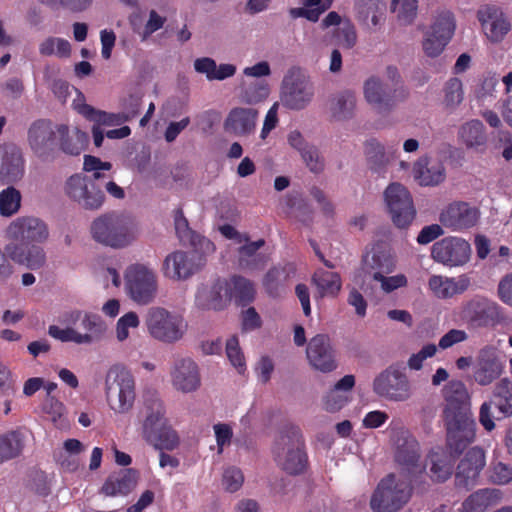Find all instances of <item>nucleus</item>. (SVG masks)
Masks as SVG:
<instances>
[{
  "mask_svg": "<svg viewBox=\"0 0 512 512\" xmlns=\"http://www.w3.org/2000/svg\"><path fill=\"white\" fill-rule=\"evenodd\" d=\"M446 402L443 418L447 430L446 445L456 454L475 439L476 422L471 413L470 397L463 382L453 380L443 389Z\"/></svg>",
  "mask_w": 512,
  "mask_h": 512,
  "instance_id": "f257e3e1",
  "label": "nucleus"
},
{
  "mask_svg": "<svg viewBox=\"0 0 512 512\" xmlns=\"http://www.w3.org/2000/svg\"><path fill=\"white\" fill-rule=\"evenodd\" d=\"M142 436L155 449L172 451L179 445L177 432L167 424L166 409L155 391H147L143 396Z\"/></svg>",
  "mask_w": 512,
  "mask_h": 512,
  "instance_id": "f03ea898",
  "label": "nucleus"
},
{
  "mask_svg": "<svg viewBox=\"0 0 512 512\" xmlns=\"http://www.w3.org/2000/svg\"><path fill=\"white\" fill-rule=\"evenodd\" d=\"M277 466L289 475L303 474L308 467V456L301 431L296 426L285 427L272 449Z\"/></svg>",
  "mask_w": 512,
  "mask_h": 512,
  "instance_id": "7ed1b4c3",
  "label": "nucleus"
},
{
  "mask_svg": "<svg viewBox=\"0 0 512 512\" xmlns=\"http://www.w3.org/2000/svg\"><path fill=\"white\" fill-rule=\"evenodd\" d=\"M91 234L95 241L112 248L130 245L138 235L135 220L125 214H105L91 224Z\"/></svg>",
  "mask_w": 512,
  "mask_h": 512,
  "instance_id": "20e7f679",
  "label": "nucleus"
},
{
  "mask_svg": "<svg viewBox=\"0 0 512 512\" xmlns=\"http://www.w3.org/2000/svg\"><path fill=\"white\" fill-rule=\"evenodd\" d=\"M406 478L396 479L394 473H389L380 480L370 500L374 512H396L411 498L413 483Z\"/></svg>",
  "mask_w": 512,
  "mask_h": 512,
  "instance_id": "39448f33",
  "label": "nucleus"
},
{
  "mask_svg": "<svg viewBox=\"0 0 512 512\" xmlns=\"http://www.w3.org/2000/svg\"><path fill=\"white\" fill-rule=\"evenodd\" d=\"M420 445L416 438L405 429L394 434V461L399 467L400 476L410 481L424 477L425 468L420 462Z\"/></svg>",
  "mask_w": 512,
  "mask_h": 512,
  "instance_id": "423d86ee",
  "label": "nucleus"
},
{
  "mask_svg": "<svg viewBox=\"0 0 512 512\" xmlns=\"http://www.w3.org/2000/svg\"><path fill=\"white\" fill-rule=\"evenodd\" d=\"M105 393L111 408L118 413L128 412L135 401V380L129 370L112 366L105 378Z\"/></svg>",
  "mask_w": 512,
  "mask_h": 512,
  "instance_id": "0eeeda50",
  "label": "nucleus"
},
{
  "mask_svg": "<svg viewBox=\"0 0 512 512\" xmlns=\"http://www.w3.org/2000/svg\"><path fill=\"white\" fill-rule=\"evenodd\" d=\"M64 194L75 206L89 211L100 209L105 200L95 180L83 173H76L65 181Z\"/></svg>",
  "mask_w": 512,
  "mask_h": 512,
  "instance_id": "6e6552de",
  "label": "nucleus"
},
{
  "mask_svg": "<svg viewBox=\"0 0 512 512\" xmlns=\"http://www.w3.org/2000/svg\"><path fill=\"white\" fill-rule=\"evenodd\" d=\"M151 336L164 343H175L183 338L188 324L181 315L164 308H153L146 321Z\"/></svg>",
  "mask_w": 512,
  "mask_h": 512,
  "instance_id": "1a4fd4ad",
  "label": "nucleus"
},
{
  "mask_svg": "<svg viewBox=\"0 0 512 512\" xmlns=\"http://www.w3.org/2000/svg\"><path fill=\"white\" fill-rule=\"evenodd\" d=\"M483 39L492 45L502 43L512 30V23L504 10L493 4H484L476 11Z\"/></svg>",
  "mask_w": 512,
  "mask_h": 512,
  "instance_id": "9d476101",
  "label": "nucleus"
},
{
  "mask_svg": "<svg viewBox=\"0 0 512 512\" xmlns=\"http://www.w3.org/2000/svg\"><path fill=\"white\" fill-rule=\"evenodd\" d=\"M49 237L47 225L39 218L21 216L11 221L4 230L7 243H17L22 246L43 243Z\"/></svg>",
  "mask_w": 512,
  "mask_h": 512,
  "instance_id": "9b49d317",
  "label": "nucleus"
},
{
  "mask_svg": "<svg viewBox=\"0 0 512 512\" xmlns=\"http://www.w3.org/2000/svg\"><path fill=\"white\" fill-rule=\"evenodd\" d=\"M455 19L450 11L438 13L424 34L422 48L428 57H437L454 35Z\"/></svg>",
  "mask_w": 512,
  "mask_h": 512,
  "instance_id": "f8f14e48",
  "label": "nucleus"
},
{
  "mask_svg": "<svg viewBox=\"0 0 512 512\" xmlns=\"http://www.w3.org/2000/svg\"><path fill=\"white\" fill-rule=\"evenodd\" d=\"M385 204L393 223L399 228L408 227L415 218V208L409 191L400 183H391L384 191Z\"/></svg>",
  "mask_w": 512,
  "mask_h": 512,
  "instance_id": "ddd939ff",
  "label": "nucleus"
},
{
  "mask_svg": "<svg viewBox=\"0 0 512 512\" xmlns=\"http://www.w3.org/2000/svg\"><path fill=\"white\" fill-rule=\"evenodd\" d=\"M472 254L470 243L459 236H447L435 242L431 249L434 261L447 267L466 265Z\"/></svg>",
  "mask_w": 512,
  "mask_h": 512,
  "instance_id": "4468645a",
  "label": "nucleus"
},
{
  "mask_svg": "<svg viewBox=\"0 0 512 512\" xmlns=\"http://www.w3.org/2000/svg\"><path fill=\"white\" fill-rule=\"evenodd\" d=\"M439 222L452 232H462L477 225L480 210L467 202L454 201L442 208Z\"/></svg>",
  "mask_w": 512,
  "mask_h": 512,
  "instance_id": "2eb2a0df",
  "label": "nucleus"
},
{
  "mask_svg": "<svg viewBox=\"0 0 512 512\" xmlns=\"http://www.w3.org/2000/svg\"><path fill=\"white\" fill-rule=\"evenodd\" d=\"M198 290L195 296L196 305L203 310L220 311L234 300L236 306L245 307L253 302L255 290Z\"/></svg>",
  "mask_w": 512,
  "mask_h": 512,
  "instance_id": "dca6fc26",
  "label": "nucleus"
},
{
  "mask_svg": "<svg viewBox=\"0 0 512 512\" xmlns=\"http://www.w3.org/2000/svg\"><path fill=\"white\" fill-rule=\"evenodd\" d=\"M486 465L485 451L478 446L470 448L459 461L455 472V485L471 490L478 482L481 471Z\"/></svg>",
  "mask_w": 512,
  "mask_h": 512,
  "instance_id": "f3484780",
  "label": "nucleus"
},
{
  "mask_svg": "<svg viewBox=\"0 0 512 512\" xmlns=\"http://www.w3.org/2000/svg\"><path fill=\"white\" fill-rule=\"evenodd\" d=\"M306 355L310 365L323 373L337 368L336 352L328 335L317 334L312 337L307 345Z\"/></svg>",
  "mask_w": 512,
  "mask_h": 512,
  "instance_id": "a211bd4d",
  "label": "nucleus"
},
{
  "mask_svg": "<svg viewBox=\"0 0 512 512\" xmlns=\"http://www.w3.org/2000/svg\"><path fill=\"white\" fill-rule=\"evenodd\" d=\"M373 389L377 395L394 401H404L410 394L406 375L393 369H387L377 376Z\"/></svg>",
  "mask_w": 512,
  "mask_h": 512,
  "instance_id": "6ab92c4d",
  "label": "nucleus"
},
{
  "mask_svg": "<svg viewBox=\"0 0 512 512\" xmlns=\"http://www.w3.org/2000/svg\"><path fill=\"white\" fill-rule=\"evenodd\" d=\"M411 172L413 179L424 187L437 186L446 178L444 163L429 154L418 157L413 162Z\"/></svg>",
  "mask_w": 512,
  "mask_h": 512,
  "instance_id": "aec40b11",
  "label": "nucleus"
},
{
  "mask_svg": "<svg viewBox=\"0 0 512 512\" xmlns=\"http://www.w3.org/2000/svg\"><path fill=\"white\" fill-rule=\"evenodd\" d=\"M203 261L196 252L174 251L164 260V274L171 279H187L201 266Z\"/></svg>",
  "mask_w": 512,
  "mask_h": 512,
  "instance_id": "412c9836",
  "label": "nucleus"
},
{
  "mask_svg": "<svg viewBox=\"0 0 512 512\" xmlns=\"http://www.w3.org/2000/svg\"><path fill=\"white\" fill-rule=\"evenodd\" d=\"M259 112L252 107L235 106L227 114L223 128L236 137H247L254 133Z\"/></svg>",
  "mask_w": 512,
  "mask_h": 512,
  "instance_id": "4be33fe9",
  "label": "nucleus"
},
{
  "mask_svg": "<svg viewBox=\"0 0 512 512\" xmlns=\"http://www.w3.org/2000/svg\"><path fill=\"white\" fill-rule=\"evenodd\" d=\"M28 143L36 157L43 161L52 159L55 149L52 126L45 121L33 123L28 131Z\"/></svg>",
  "mask_w": 512,
  "mask_h": 512,
  "instance_id": "5701e85b",
  "label": "nucleus"
},
{
  "mask_svg": "<svg viewBox=\"0 0 512 512\" xmlns=\"http://www.w3.org/2000/svg\"><path fill=\"white\" fill-rule=\"evenodd\" d=\"M25 172V161L22 153L15 145H0V180L16 182Z\"/></svg>",
  "mask_w": 512,
  "mask_h": 512,
  "instance_id": "b1692460",
  "label": "nucleus"
},
{
  "mask_svg": "<svg viewBox=\"0 0 512 512\" xmlns=\"http://www.w3.org/2000/svg\"><path fill=\"white\" fill-rule=\"evenodd\" d=\"M313 95V85L308 80H286L283 86L281 100L288 108L300 110L311 102Z\"/></svg>",
  "mask_w": 512,
  "mask_h": 512,
  "instance_id": "393cba45",
  "label": "nucleus"
},
{
  "mask_svg": "<svg viewBox=\"0 0 512 512\" xmlns=\"http://www.w3.org/2000/svg\"><path fill=\"white\" fill-rule=\"evenodd\" d=\"M504 365L495 352L489 349L480 351L474 368V380L481 386H487L503 373Z\"/></svg>",
  "mask_w": 512,
  "mask_h": 512,
  "instance_id": "a878e982",
  "label": "nucleus"
},
{
  "mask_svg": "<svg viewBox=\"0 0 512 512\" xmlns=\"http://www.w3.org/2000/svg\"><path fill=\"white\" fill-rule=\"evenodd\" d=\"M138 471L133 468H124L112 472L101 487V493L106 496L129 494L137 485Z\"/></svg>",
  "mask_w": 512,
  "mask_h": 512,
  "instance_id": "bb28decb",
  "label": "nucleus"
},
{
  "mask_svg": "<svg viewBox=\"0 0 512 512\" xmlns=\"http://www.w3.org/2000/svg\"><path fill=\"white\" fill-rule=\"evenodd\" d=\"M34 244L25 248L17 243H7L4 246V252L10 260L31 269H38L44 265L46 258L44 250Z\"/></svg>",
  "mask_w": 512,
  "mask_h": 512,
  "instance_id": "cd10ccee",
  "label": "nucleus"
},
{
  "mask_svg": "<svg viewBox=\"0 0 512 512\" xmlns=\"http://www.w3.org/2000/svg\"><path fill=\"white\" fill-rule=\"evenodd\" d=\"M73 108L99 127L120 125L127 121V117H124L122 113H108L88 105L82 93H78V96L73 100Z\"/></svg>",
  "mask_w": 512,
  "mask_h": 512,
  "instance_id": "c85d7f7f",
  "label": "nucleus"
},
{
  "mask_svg": "<svg viewBox=\"0 0 512 512\" xmlns=\"http://www.w3.org/2000/svg\"><path fill=\"white\" fill-rule=\"evenodd\" d=\"M172 381L176 389L182 392H191L200 385V376L197 364L191 359L179 360L172 372Z\"/></svg>",
  "mask_w": 512,
  "mask_h": 512,
  "instance_id": "c756f323",
  "label": "nucleus"
},
{
  "mask_svg": "<svg viewBox=\"0 0 512 512\" xmlns=\"http://www.w3.org/2000/svg\"><path fill=\"white\" fill-rule=\"evenodd\" d=\"M449 453L444 450L431 451L428 455L430 461V478L434 482L443 483L447 481L453 474L455 457L460 453H455L448 446Z\"/></svg>",
  "mask_w": 512,
  "mask_h": 512,
  "instance_id": "7c9ffc66",
  "label": "nucleus"
},
{
  "mask_svg": "<svg viewBox=\"0 0 512 512\" xmlns=\"http://www.w3.org/2000/svg\"><path fill=\"white\" fill-rule=\"evenodd\" d=\"M458 141L467 150L482 152L487 143L483 123L478 119H471L463 123L458 130Z\"/></svg>",
  "mask_w": 512,
  "mask_h": 512,
  "instance_id": "2f4dec72",
  "label": "nucleus"
},
{
  "mask_svg": "<svg viewBox=\"0 0 512 512\" xmlns=\"http://www.w3.org/2000/svg\"><path fill=\"white\" fill-rule=\"evenodd\" d=\"M123 276L127 288H152L157 285L156 273L143 264L129 265Z\"/></svg>",
  "mask_w": 512,
  "mask_h": 512,
  "instance_id": "473e14b6",
  "label": "nucleus"
},
{
  "mask_svg": "<svg viewBox=\"0 0 512 512\" xmlns=\"http://www.w3.org/2000/svg\"><path fill=\"white\" fill-rule=\"evenodd\" d=\"M363 94L366 102L375 110L382 112L389 108V95L383 82L375 76L365 80Z\"/></svg>",
  "mask_w": 512,
  "mask_h": 512,
  "instance_id": "72a5a7b5",
  "label": "nucleus"
},
{
  "mask_svg": "<svg viewBox=\"0 0 512 512\" xmlns=\"http://www.w3.org/2000/svg\"><path fill=\"white\" fill-rule=\"evenodd\" d=\"M194 69L200 74H204L210 81L224 80L232 77L236 72V67L233 64H220L209 57L198 58L194 62Z\"/></svg>",
  "mask_w": 512,
  "mask_h": 512,
  "instance_id": "f704fd0d",
  "label": "nucleus"
},
{
  "mask_svg": "<svg viewBox=\"0 0 512 512\" xmlns=\"http://www.w3.org/2000/svg\"><path fill=\"white\" fill-rule=\"evenodd\" d=\"M495 307L484 299L472 300L464 308V315L476 326H487L494 320Z\"/></svg>",
  "mask_w": 512,
  "mask_h": 512,
  "instance_id": "c9c22d12",
  "label": "nucleus"
},
{
  "mask_svg": "<svg viewBox=\"0 0 512 512\" xmlns=\"http://www.w3.org/2000/svg\"><path fill=\"white\" fill-rule=\"evenodd\" d=\"M25 436L20 429L0 436V464L18 457L24 448Z\"/></svg>",
  "mask_w": 512,
  "mask_h": 512,
  "instance_id": "e433bc0d",
  "label": "nucleus"
},
{
  "mask_svg": "<svg viewBox=\"0 0 512 512\" xmlns=\"http://www.w3.org/2000/svg\"><path fill=\"white\" fill-rule=\"evenodd\" d=\"M499 409L500 416L512 415V381L508 378L501 379L494 387L489 399Z\"/></svg>",
  "mask_w": 512,
  "mask_h": 512,
  "instance_id": "4c0bfd02",
  "label": "nucleus"
},
{
  "mask_svg": "<svg viewBox=\"0 0 512 512\" xmlns=\"http://www.w3.org/2000/svg\"><path fill=\"white\" fill-rule=\"evenodd\" d=\"M498 81V74L492 71H488L480 77L473 91L474 99L478 104L487 105L496 98Z\"/></svg>",
  "mask_w": 512,
  "mask_h": 512,
  "instance_id": "58836bf2",
  "label": "nucleus"
},
{
  "mask_svg": "<svg viewBox=\"0 0 512 512\" xmlns=\"http://www.w3.org/2000/svg\"><path fill=\"white\" fill-rule=\"evenodd\" d=\"M499 497L497 489H480L472 493L462 504L466 512H483L493 505Z\"/></svg>",
  "mask_w": 512,
  "mask_h": 512,
  "instance_id": "ea45409f",
  "label": "nucleus"
},
{
  "mask_svg": "<svg viewBox=\"0 0 512 512\" xmlns=\"http://www.w3.org/2000/svg\"><path fill=\"white\" fill-rule=\"evenodd\" d=\"M333 3V0H304L303 6L292 8L290 15L293 18L303 17L309 21H318L321 14L328 10Z\"/></svg>",
  "mask_w": 512,
  "mask_h": 512,
  "instance_id": "a19ab883",
  "label": "nucleus"
},
{
  "mask_svg": "<svg viewBox=\"0 0 512 512\" xmlns=\"http://www.w3.org/2000/svg\"><path fill=\"white\" fill-rule=\"evenodd\" d=\"M356 99L350 92L342 93L330 102L329 111L333 119L337 121L348 119L355 109Z\"/></svg>",
  "mask_w": 512,
  "mask_h": 512,
  "instance_id": "79ce46f5",
  "label": "nucleus"
},
{
  "mask_svg": "<svg viewBox=\"0 0 512 512\" xmlns=\"http://www.w3.org/2000/svg\"><path fill=\"white\" fill-rule=\"evenodd\" d=\"M22 195L19 190L10 186L0 191V215L2 217H12L17 214L21 208Z\"/></svg>",
  "mask_w": 512,
  "mask_h": 512,
  "instance_id": "37998d69",
  "label": "nucleus"
},
{
  "mask_svg": "<svg viewBox=\"0 0 512 512\" xmlns=\"http://www.w3.org/2000/svg\"><path fill=\"white\" fill-rule=\"evenodd\" d=\"M39 52L43 56L67 58L71 54V45L66 39L48 37L40 43Z\"/></svg>",
  "mask_w": 512,
  "mask_h": 512,
  "instance_id": "c03bdc74",
  "label": "nucleus"
},
{
  "mask_svg": "<svg viewBox=\"0 0 512 512\" xmlns=\"http://www.w3.org/2000/svg\"><path fill=\"white\" fill-rule=\"evenodd\" d=\"M464 99L463 83L458 78L449 79L443 88V104L448 109H455Z\"/></svg>",
  "mask_w": 512,
  "mask_h": 512,
  "instance_id": "a18cd8bd",
  "label": "nucleus"
},
{
  "mask_svg": "<svg viewBox=\"0 0 512 512\" xmlns=\"http://www.w3.org/2000/svg\"><path fill=\"white\" fill-rule=\"evenodd\" d=\"M48 334L61 342H74L76 344H90L93 341V337L84 333L81 334L73 328L61 329L56 325H50L48 328Z\"/></svg>",
  "mask_w": 512,
  "mask_h": 512,
  "instance_id": "49530a36",
  "label": "nucleus"
},
{
  "mask_svg": "<svg viewBox=\"0 0 512 512\" xmlns=\"http://www.w3.org/2000/svg\"><path fill=\"white\" fill-rule=\"evenodd\" d=\"M391 9L403 24H410L416 18L418 0H392Z\"/></svg>",
  "mask_w": 512,
  "mask_h": 512,
  "instance_id": "de8ad7c7",
  "label": "nucleus"
},
{
  "mask_svg": "<svg viewBox=\"0 0 512 512\" xmlns=\"http://www.w3.org/2000/svg\"><path fill=\"white\" fill-rule=\"evenodd\" d=\"M295 275V269L292 265L273 268L266 275L265 284L269 286L291 285V279Z\"/></svg>",
  "mask_w": 512,
  "mask_h": 512,
  "instance_id": "09e8293b",
  "label": "nucleus"
},
{
  "mask_svg": "<svg viewBox=\"0 0 512 512\" xmlns=\"http://www.w3.org/2000/svg\"><path fill=\"white\" fill-rule=\"evenodd\" d=\"M507 417L500 416L499 409H495L494 404L490 400L485 401L479 410V422L488 432L495 428V420H502Z\"/></svg>",
  "mask_w": 512,
  "mask_h": 512,
  "instance_id": "8fccbe9b",
  "label": "nucleus"
},
{
  "mask_svg": "<svg viewBox=\"0 0 512 512\" xmlns=\"http://www.w3.org/2000/svg\"><path fill=\"white\" fill-rule=\"evenodd\" d=\"M268 95V85L258 83L247 87L240 95V101L245 104L254 105L264 101Z\"/></svg>",
  "mask_w": 512,
  "mask_h": 512,
  "instance_id": "3c124183",
  "label": "nucleus"
},
{
  "mask_svg": "<svg viewBox=\"0 0 512 512\" xmlns=\"http://www.w3.org/2000/svg\"><path fill=\"white\" fill-rule=\"evenodd\" d=\"M226 354L231 364L238 369L239 373H242L245 369V359L236 336H232L227 340Z\"/></svg>",
  "mask_w": 512,
  "mask_h": 512,
  "instance_id": "603ef678",
  "label": "nucleus"
},
{
  "mask_svg": "<svg viewBox=\"0 0 512 512\" xmlns=\"http://www.w3.org/2000/svg\"><path fill=\"white\" fill-rule=\"evenodd\" d=\"M165 23V16L160 15L156 10H151L144 27L139 32L141 40L146 41L153 33L163 28Z\"/></svg>",
  "mask_w": 512,
  "mask_h": 512,
  "instance_id": "864d4df0",
  "label": "nucleus"
},
{
  "mask_svg": "<svg viewBox=\"0 0 512 512\" xmlns=\"http://www.w3.org/2000/svg\"><path fill=\"white\" fill-rule=\"evenodd\" d=\"M244 482V475L237 467H228L224 470L222 484L229 492L239 490Z\"/></svg>",
  "mask_w": 512,
  "mask_h": 512,
  "instance_id": "5fc2aeb1",
  "label": "nucleus"
},
{
  "mask_svg": "<svg viewBox=\"0 0 512 512\" xmlns=\"http://www.w3.org/2000/svg\"><path fill=\"white\" fill-rule=\"evenodd\" d=\"M45 413L51 415L53 422L62 427L65 424V407L62 402H60L55 397H48L44 403L43 407Z\"/></svg>",
  "mask_w": 512,
  "mask_h": 512,
  "instance_id": "6e6d98bb",
  "label": "nucleus"
},
{
  "mask_svg": "<svg viewBox=\"0 0 512 512\" xmlns=\"http://www.w3.org/2000/svg\"><path fill=\"white\" fill-rule=\"evenodd\" d=\"M139 325V319L136 313L129 312L119 318L116 325V335L119 341H124L129 336V328H136Z\"/></svg>",
  "mask_w": 512,
  "mask_h": 512,
  "instance_id": "4d7b16f0",
  "label": "nucleus"
},
{
  "mask_svg": "<svg viewBox=\"0 0 512 512\" xmlns=\"http://www.w3.org/2000/svg\"><path fill=\"white\" fill-rule=\"evenodd\" d=\"M314 283L318 288H340V276L331 270H321L315 273Z\"/></svg>",
  "mask_w": 512,
  "mask_h": 512,
  "instance_id": "13d9d810",
  "label": "nucleus"
},
{
  "mask_svg": "<svg viewBox=\"0 0 512 512\" xmlns=\"http://www.w3.org/2000/svg\"><path fill=\"white\" fill-rule=\"evenodd\" d=\"M444 226L442 224H431L424 226L417 235L416 241L420 245H427L437 238L444 235Z\"/></svg>",
  "mask_w": 512,
  "mask_h": 512,
  "instance_id": "bf43d9fd",
  "label": "nucleus"
},
{
  "mask_svg": "<svg viewBox=\"0 0 512 512\" xmlns=\"http://www.w3.org/2000/svg\"><path fill=\"white\" fill-rule=\"evenodd\" d=\"M51 7H64L72 12H82L90 7L93 0H40Z\"/></svg>",
  "mask_w": 512,
  "mask_h": 512,
  "instance_id": "052dcab7",
  "label": "nucleus"
},
{
  "mask_svg": "<svg viewBox=\"0 0 512 512\" xmlns=\"http://www.w3.org/2000/svg\"><path fill=\"white\" fill-rule=\"evenodd\" d=\"M111 168L112 164L110 162L102 161L100 158L92 155L84 156L83 170L86 172H94V180L99 179L101 177L99 171H108Z\"/></svg>",
  "mask_w": 512,
  "mask_h": 512,
  "instance_id": "680f3d73",
  "label": "nucleus"
},
{
  "mask_svg": "<svg viewBox=\"0 0 512 512\" xmlns=\"http://www.w3.org/2000/svg\"><path fill=\"white\" fill-rule=\"evenodd\" d=\"M437 348L434 344H427L415 354H412L408 360V366L410 369L419 370L423 366L424 360L431 358L436 354Z\"/></svg>",
  "mask_w": 512,
  "mask_h": 512,
  "instance_id": "e2e57ef3",
  "label": "nucleus"
},
{
  "mask_svg": "<svg viewBox=\"0 0 512 512\" xmlns=\"http://www.w3.org/2000/svg\"><path fill=\"white\" fill-rule=\"evenodd\" d=\"M490 479L498 485L509 483L512 480V467L502 462L493 464Z\"/></svg>",
  "mask_w": 512,
  "mask_h": 512,
  "instance_id": "0e129e2a",
  "label": "nucleus"
},
{
  "mask_svg": "<svg viewBox=\"0 0 512 512\" xmlns=\"http://www.w3.org/2000/svg\"><path fill=\"white\" fill-rule=\"evenodd\" d=\"M373 279L380 284L381 288H402L408 283L404 274H396L387 277L380 272H375L373 274Z\"/></svg>",
  "mask_w": 512,
  "mask_h": 512,
  "instance_id": "69168bd1",
  "label": "nucleus"
},
{
  "mask_svg": "<svg viewBox=\"0 0 512 512\" xmlns=\"http://www.w3.org/2000/svg\"><path fill=\"white\" fill-rule=\"evenodd\" d=\"M349 401L348 396L335 389H331L325 396L324 402L327 411L335 412L340 410Z\"/></svg>",
  "mask_w": 512,
  "mask_h": 512,
  "instance_id": "338daca9",
  "label": "nucleus"
},
{
  "mask_svg": "<svg viewBox=\"0 0 512 512\" xmlns=\"http://www.w3.org/2000/svg\"><path fill=\"white\" fill-rule=\"evenodd\" d=\"M81 324L83 328L90 332L89 334L99 335L104 332L105 324L101 317L97 314L85 313L82 317Z\"/></svg>",
  "mask_w": 512,
  "mask_h": 512,
  "instance_id": "774afa93",
  "label": "nucleus"
}]
</instances>
